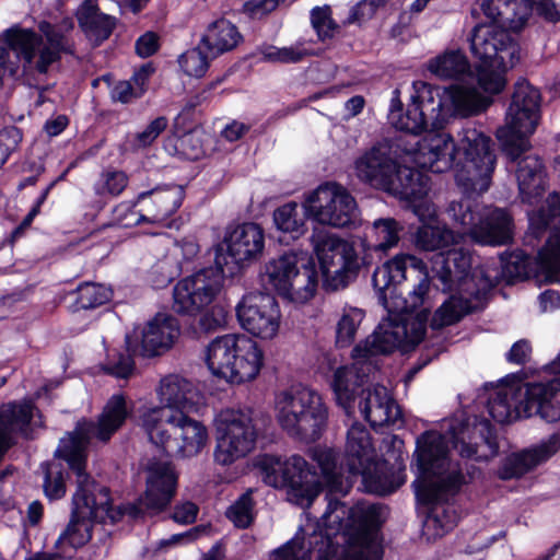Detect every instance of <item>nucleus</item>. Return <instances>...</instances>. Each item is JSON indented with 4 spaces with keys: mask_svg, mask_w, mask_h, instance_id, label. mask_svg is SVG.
<instances>
[{
    "mask_svg": "<svg viewBox=\"0 0 560 560\" xmlns=\"http://www.w3.org/2000/svg\"><path fill=\"white\" fill-rule=\"evenodd\" d=\"M308 455L320 472L298 454L284 459L262 454L257 457L255 466L267 486L285 489L296 504L308 506L326 491L328 504L325 515L334 513L342 504L331 495H346L358 477L362 478L366 492L378 495L395 492L406 481L402 462L397 459L392 464L385 458L378 459L371 434L363 425L353 424L348 430L341 471H338V453L335 450L317 445L308 451Z\"/></svg>",
    "mask_w": 560,
    "mask_h": 560,
    "instance_id": "f257e3e1",
    "label": "nucleus"
},
{
    "mask_svg": "<svg viewBox=\"0 0 560 560\" xmlns=\"http://www.w3.org/2000/svg\"><path fill=\"white\" fill-rule=\"evenodd\" d=\"M459 162L452 170L463 196L452 201L448 215L458 223L464 233L480 245L502 246L513 241L514 222L504 209H494L487 215L481 213L479 198L491 185L497 164L494 150L488 151L486 138L468 131L466 147L462 148Z\"/></svg>",
    "mask_w": 560,
    "mask_h": 560,
    "instance_id": "f03ea898",
    "label": "nucleus"
},
{
    "mask_svg": "<svg viewBox=\"0 0 560 560\" xmlns=\"http://www.w3.org/2000/svg\"><path fill=\"white\" fill-rule=\"evenodd\" d=\"M73 28V20L63 18L55 24L39 22L40 34L28 28L7 30L0 43V70H47L62 54H74Z\"/></svg>",
    "mask_w": 560,
    "mask_h": 560,
    "instance_id": "7ed1b4c3",
    "label": "nucleus"
},
{
    "mask_svg": "<svg viewBox=\"0 0 560 560\" xmlns=\"http://www.w3.org/2000/svg\"><path fill=\"white\" fill-rule=\"evenodd\" d=\"M416 479L412 481L418 504L431 508L447 503L468 483L459 463L453 465L442 435L425 431L413 454Z\"/></svg>",
    "mask_w": 560,
    "mask_h": 560,
    "instance_id": "20e7f679",
    "label": "nucleus"
},
{
    "mask_svg": "<svg viewBox=\"0 0 560 560\" xmlns=\"http://www.w3.org/2000/svg\"><path fill=\"white\" fill-rule=\"evenodd\" d=\"M415 94L411 95L413 102H418L422 112H425L431 119V129L422 140L417 144L416 153L423 167L432 173H444L455 167L459 162V153L463 147H466V137L468 131H475L488 141V151L492 148V140L489 136L476 128H464L458 143L454 142L450 133L444 132V126L447 122L448 110L445 108L444 96L440 86L418 81L413 82Z\"/></svg>",
    "mask_w": 560,
    "mask_h": 560,
    "instance_id": "39448f33",
    "label": "nucleus"
},
{
    "mask_svg": "<svg viewBox=\"0 0 560 560\" xmlns=\"http://www.w3.org/2000/svg\"><path fill=\"white\" fill-rule=\"evenodd\" d=\"M131 413L132 406H128L125 394L112 395L103 407L97 422L85 418L78 420L74 429L59 440L54 457L66 462L70 471H80L81 476L86 478L88 447L91 438L108 442Z\"/></svg>",
    "mask_w": 560,
    "mask_h": 560,
    "instance_id": "423d86ee",
    "label": "nucleus"
},
{
    "mask_svg": "<svg viewBox=\"0 0 560 560\" xmlns=\"http://www.w3.org/2000/svg\"><path fill=\"white\" fill-rule=\"evenodd\" d=\"M312 242L319 265L322 288L327 293L347 289L362 269L369 271L374 264L373 253L376 252L362 243V255L359 256L353 243L332 234H314Z\"/></svg>",
    "mask_w": 560,
    "mask_h": 560,
    "instance_id": "0eeeda50",
    "label": "nucleus"
},
{
    "mask_svg": "<svg viewBox=\"0 0 560 560\" xmlns=\"http://www.w3.org/2000/svg\"><path fill=\"white\" fill-rule=\"evenodd\" d=\"M277 420L291 439L317 442L328 424V407L323 396L306 386H291L277 397Z\"/></svg>",
    "mask_w": 560,
    "mask_h": 560,
    "instance_id": "6e6552de",
    "label": "nucleus"
},
{
    "mask_svg": "<svg viewBox=\"0 0 560 560\" xmlns=\"http://www.w3.org/2000/svg\"><path fill=\"white\" fill-rule=\"evenodd\" d=\"M541 94L526 79H520L513 89L505 114L506 124L498 128L495 137L502 153L516 160L529 151V137L536 131L541 118Z\"/></svg>",
    "mask_w": 560,
    "mask_h": 560,
    "instance_id": "1a4fd4ad",
    "label": "nucleus"
},
{
    "mask_svg": "<svg viewBox=\"0 0 560 560\" xmlns=\"http://www.w3.org/2000/svg\"><path fill=\"white\" fill-rule=\"evenodd\" d=\"M170 410H152L143 419L150 441L167 456L190 458L197 456L208 442L207 427L188 415Z\"/></svg>",
    "mask_w": 560,
    "mask_h": 560,
    "instance_id": "9d476101",
    "label": "nucleus"
},
{
    "mask_svg": "<svg viewBox=\"0 0 560 560\" xmlns=\"http://www.w3.org/2000/svg\"><path fill=\"white\" fill-rule=\"evenodd\" d=\"M205 361L214 376L238 385L257 377L264 365V351L245 335L228 334L208 345Z\"/></svg>",
    "mask_w": 560,
    "mask_h": 560,
    "instance_id": "9b49d317",
    "label": "nucleus"
},
{
    "mask_svg": "<svg viewBox=\"0 0 560 560\" xmlns=\"http://www.w3.org/2000/svg\"><path fill=\"white\" fill-rule=\"evenodd\" d=\"M265 276L278 295L299 303L313 299L322 280L317 258H300L293 252L271 258L265 265Z\"/></svg>",
    "mask_w": 560,
    "mask_h": 560,
    "instance_id": "f8f14e48",
    "label": "nucleus"
},
{
    "mask_svg": "<svg viewBox=\"0 0 560 560\" xmlns=\"http://www.w3.org/2000/svg\"><path fill=\"white\" fill-rule=\"evenodd\" d=\"M264 228L256 222H243L228 229L224 238L214 247V265L220 261L225 277H234L241 269L258 261L265 250Z\"/></svg>",
    "mask_w": 560,
    "mask_h": 560,
    "instance_id": "ddd939ff",
    "label": "nucleus"
},
{
    "mask_svg": "<svg viewBox=\"0 0 560 560\" xmlns=\"http://www.w3.org/2000/svg\"><path fill=\"white\" fill-rule=\"evenodd\" d=\"M217 446L214 459L231 465L246 456L256 444L257 429L252 409H226L217 419Z\"/></svg>",
    "mask_w": 560,
    "mask_h": 560,
    "instance_id": "4468645a",
    "label": "nucleus"
},
{
    "mask_svg": "<svg viewBox=\"0 0 560 560\" xmlns=\"http://www.w3.org/2000/svg\"><path fill=\"white\" fill-rule=\"evenodd\" d=\"M217 266L203 267L179 280L173 290V310L180 315L196 316L209 306L219 294L225 278L220 261Z\"/></svg>",
    "mask_w": 560,
    "mask_h": 560,
    "instance_id": "2eb2a0df",
    "label": "nucleus"
},
{
    "mask_svg": "<svg viewBox=\"0 0 560 560\" xmlns=\"http://www.w3.org/2000/svg\"><path fill=\"white\" fill-rule=\"evenodd\" d=\"M75 476L77 491L72 498V511L67 527L57 538L54 548L65 552V546L78 550L88 545L93 536V518H95L96 497L92 488L96 487L91 475L86 478L80 471H71Z\"/></svg>",
    "mask_w": 560,
    "mask_h": 560,
    "instance_id": "dca6fc26",
    "label": "nucleus"
},
{
    "mask_svg": "<svg viewBox=\"0 0 560 560\" xmlns=\"http://www.w3.org/2000/svg\"><path fill=\"white\" fill-rule=\"evenodd\" d=\"M381 504L357 503L348 511L343 526L347 544L364 551L370 559L382 560L381 529L384 524Z\"/></svg>",
    "mask_w": 560,
    "mask_h": 560,
    "instance_id": "f3484780",
    "label": "nucleus"
},
{
    "mask_svg": "<svg viewBox=\"0 0 560 560\" xmlns=\"http://www.w3.org/2000/svg\"><path fill=\"white\" fill-rule=\"evenodd\" d=\"M243 329L260 339L273 338L280 327L281 312L275 295L255 291L245 294L235 307Z\"/></svg>",
    "mask_w": 560,
    "mask_h": 560,
    "instance_id": "a211bd4d",
    "label": "nucleus"
},
{
    "mask_svg": "<svg viewBox=\"0 0 560 560\" xmlns=\"http://www.w3.org/2000/svg\"><path fill=\"white\" fill-rule=\"evenodd\" d=\"M314 207L315 223L332 228H350L358 217L357 201L342 186L322 185L308 194Z\"/></svg>",
    "mask_w": 560,
    "mask_h": 560,
    "instance_id": "6ab92c4d",
    "label": "nucleus"
},
{
    "mask_svg": "<svg viewBox=\"0 0 560 560\" xmlns=\"http://www.w3.org/2000/svg\"><path fill=\"white\" fill-rule=\"evenodd\" d=\"M178 336V320L172 315L156 314L148 322L141 337L126 335L125 343L140 357L153 358L171 349Z\"/></svg>",
    "mask_w": 560,
    "mask_h": 560,
    "instance_id": "aec40b11",
    "label": "nucleus"
},
{
    "mask_svg": "<svg viewBox=\"0 0 560 560\" xmlns=\"http://www.w3.org/2000/svg\"><path fill=\"white\" fill-rule=\"evenodd\" d=\"M144 505L149 511L162 512L176 494L178 475L171 462L152 460L145 468Z\"/></svg>",
    "mask_w": 560,
    "mask_h": 560,
    "instance_id": "412c9836",
    "label": "nucleus"
},
{
    "mask_svg": "<svg viewBox=\"0 0 560 560\" xmlns=\"http://www.w3.org/2000/svg\"><path fill=\"white\" fill-rule=\"evenodd\" d=\"M560 451V434L553 433L532 448H525L506 456L499 469L501 480L517 479L550 459Z\"/></svg>",
    "mask_w": 560,
    "mask_h": 560,
    "instance_id": "4be33fe9",
    "label": "nucleus"
},
{
    "mask_svg": "<svg viewBox=\"0 0 560 560\" xmlns=\"http://www.w3.org/2000/svg\"><path fill=\"white\" fill-rule=\"evenodd\" d=\"M433 279L443 292L464 291L471 277V256L463 250L440 252L432 258Z\"/></svg>",
    "mask_w": 560,
    "mask_h": 560,
    "instance_id": "5701e85b",
    "label": "nucleus"
},
{
    "mask_svg": "<svg viewBox=\"0 0 560 560\" xmlns=\"http://www.w3.org/2000/svg\"><path fill=\"white\" fill-rule=\"evenodd\" d=\"M523 411L525 417L539 416L549 423L560 421V377L546 383H526Z\"/></svg>",
    "mask_w": 560,
    "mask_h": 560,
    "instance_id": "b1692460",
    "label": "nucleus"
},
{
    "mask_svg": "<svg viewBox=\"0 0 560 560\" xmlns=\"http://www.w3.org/2000/svg\"><path fill=\"white\" fill-rule=\"evenodd\" d=\"M375 370H378L377 364L366 363L361 359L354 360L351 365L339 366L331 383L337 404L346 409L351 408L357 397L364 395V386Z\"/></svg>",
    "mask_w": 560,
    "mask_h": 560,
    "instance_id": "393cba45",
    "label": "nucleus"
},
{
    "mask_svg": "<svg viewBox=\"0 0 560 560\" xmlns=\"http://www.w3.org/2000/svg\"><path fill=\"white\" fill-rule=\"evenodd\" d=\"M186 197L185 187L178 184H163L138 194L141 210L150 218L151 224L163 223L182 207Z\"/></svg>",
    "mask_w": 560,
    "mask_h": 560,
    "instance_id": "a878e982",
    "label": "nucleus"
},
{
    "mask_svg": "<svg viewBox=\"0 0 560 560\" xmlns=\"http://www.w3.org/2000/svg\"><path fill=\"white\" fill-rule=\"evenodd\" d=\"M396 162L390 148L378 143L357 158L354 172L362 183L385 190L390 184L389 177L395 171Z\"/></svg>",
    "mask_w": 560,
    "mask_h": 560,
    "instance_id": "bb28decb",
    "label": "nucleus"
},
{
    "mask_svg": "<svg viewBox=\"0 0 560 560\" xmlns=\"http://www.w3.org/2000/svg\"><path fill=\"white\" fill-rule=\"evenodd\" d=\"M389 182L384 191L410 202L412 207L428 205L425 198L430 190L431 178L424 172L396 162Z\"/></svg>",
    "mask_w": 560,
    "mask_h": 560,
    "instance_id": "cd10ccee",
    "label": "nucleus"
},
{
    "mask_svg": "<svg viewBox=\"0 0 560 560\" xmlns=\"http://www.w3.org/2000/svg\"><path fill=\"white\" fill-rule=\"evenodd\" d=\"M35 404L32 400L10 401L0 407V462L14 445L12 432L23 438H31V422L34 417Z\"/></svg>",
    "mask_w": 560,
    "mask_h": 560,
    "instance_id": "c85d7f7f",
    "label": "nucleus"
},
{
    "mask_svg": "<svg viewBox=\"0 0 560 560\" xmlns=\"http://www.w3.org/2000/svg\"><path fill=\"white\" fill-rule=\"evenodd\" d=\"M314 207L308 202V195L302 203L295 201L285 202L273 210L272 222L279 241L289 243V240H299L307 232L306 222H315Z\"/></svg>",
    "mask_w": 560,
    "mask_h": 560,
    "instance_id": "c756f323",
    "label": "nucleus"
},
{
    "mask_svg": "<svg viewBox=\"0 0 560 560\" xmlns=\"http://www.w3.org/2000/svg\"><path fill=\"white\" fill-rule=\"evenodd\" d=\"M413 212L421 224L415 233V245L424 252H434L448 247L454 243V233L445 224H441L434 211L428 205H415Z\"/></svg>",
    "mask_w": 560,
    "mask_h": 560,
    "instance_id": "7c9ffc66",
    "label": "nucleus"
},
{
    "mask_svg": "<svg viewBox=\"0 0 560 560\" xmlns=\"http://www.w3.org/2000/svg\"><path fill=\"white\" fill-rule=\"evenodd\" d=\"M159 394L161 401L165 404L159 410H170L172 415L197 410L201 398L192 382L175 374L162 378Z\"/></svg>",
    "mask_w": 560,
    "mask_h": 560,
    "instance_id": "2f4dec72",
    "label": "nucleus"
},
{
    "mask_svg": "<svg viewBox=\"0 0 560 560\" xmlns=\"http://www.w3.org/2000/svg\"><path fill=\"white\" fill-rule=\"evenodd\" d=\"M526 152L524 151L520 158L514 160V162H517L515 175L522 200L533 203L534 200L544 195L548 186V179L542 160L536 154H525ZM508 159L513 162L510 158Z\"/></svg>",
    "mask_w": 560,
    "mask_h": 560,
    "instance_id": "473e14b6",
    "label": "nucleus"
},
{
    "mask_svg": "<svg viewBox=\"0 0 560 560\" xmlns=\"http://www.w3.org/2000/svg\"><path fill=\"white\" fill-rule=\"evenodd\" d=\"M481 9L499 28L520 31L532 14L529 0H482Z\"/></svg>",
    "mask_w": 560,
    "mask_h": 560,
    "instance_id": "72a5a7b5",
    "label": "nucleus"
},
{
    "mask_svg": "<svg viewBox=\"0 0 560 560\" xmlns=\"http://www.w3.org/2000/svg\"><path fill=\"white\" fill-rule=\"evenodd\" d=\"M395 96L392 97L388 118L395 129L410 133L421 135L422 132L429 133L431 129V119L425 112H422L419 103L411 100L407 107L404 108L402 102L399 98V91H394Z\"/></svg>",
    "mask_w": 560,
    "mask_h": 560,
    "instance_id": "f704fd0d",
    "label": "nucleus"
},
{
    "mask_svg": "<svg viewBox=\"0 0 560 560\" xmlns=\"http://www.w3.org/2000/svg\"><path fill=\"white\" fill-rule=\"evenodd\" d=\"M508 40V28L476 25L470 37V49L480 65L475 70H490L500 45Z\"/></svg>",
    "mask_w": 560,
    "mask_h": 560,
    "instance_id": "c9c22d12",
    "label": "nucleus"
},
{
    "mask_svg": "<svg viewBox=\"0 0 560 560\" xmlns=\"http://www.w3.org/2000/svg\"><path fill=\"white\" fill-rule=\"evenodd\" d=\"M450 101L448 116L467 118L486 112L492 104L490 96H483L477 89L451 85L443 89Z\"/></svg>",
    "mask_w": 560,
    "mask_h": 560,
    "instance_id": "e433bc0d",
    "label": "nucleus"
},
{
    "mask_svg": "<svg viewBox=\"0 0 560 560\" xmlns=\"http://www.w3.org/2000/svg\"><path fill=\"white\" fill-rule=\"evenodd\" d=\"M75 16L86 37L95 45L106 40L117 24L115 16L100 11L95 0H84L78 8Z\"/></svg>",
    "mask_w": 560,
    "mask_h": 560,
    "instance_id": "4c0bfd02",
    "label": "nucleus"
},
{
    "mask_svg": "<svg viewBox=\"0 0 560 560\" xmlns=\"http://www.w3.org/2000/svg\"><path fill=\"white\" fill-rule=\"evenodd\" d=\"M500 261L501 275L508 284H515L546 272L540 267L539 255L534 257L522 248L501 254Z\"/></svg>",
    "mask_w": 560,
    "mask_h": 560,
    "instance_id": "58836bf2",
    "label": "nucleus"
},
{
    "mask_svg": "<svg viewBox=\"0 0 560 560\" xmlns=\"http://www.w3.org/2000/svg\"><path fill=\"white\" fill-rule=\"evenodd\" d=\"M407 265L402 254L396 255L393 259L387 260L382 267H376L372 275V284L378 292V299L382 304L387 307V299L396 298L401 294L398 285L406 280Z\"/></svg>",
    "mask_w": 560,
    "mask_h": 560,
    "instance_id": "ea45409f",
    "label": "nucleus"
},
{
    "mask_svg": "<svg viewBox=\"0 0 560 560\" xmlns=\"http://www.w3.org/2000/svg\"><path fill=\"white\" fill-rule=\"evenodd\" d=\"M402 336L398 330H382L378 327L364 342L354 346L352 358L361 359L363 362L376 364L378 355L392 354L396 349L401 350Z\"/></svg>",
    "mask_w": 560,
    "mask_h": 560,
    "instance_id": "a19ab883",
    "label": "nucleus"
},
{
    "mask_svg": "<svg viewBox=\"0 0 560 560\" xmlns=\"http://www.w3.org/2000/svg\"><path fill=\"white\" fill-rule=\"evenodd\" d=\"M402 232V223L395 218H378L366 228L362 244L368 248H374L375 252L386 254L398 245Z\"/></svg>",
    "mask_w": 560,
    "mask_h": 560,
    "instance_id": "79ce46f5",
    "label": "nucleus"
},
{
    "mask_svg": "<svg viewBox=\"0 0 560 560\" xmlns=\"http://www.w3.org/2000/svg\"><path fill=\"white\" fill-rule=\"evenodd\" d=\"M396 401L388 394L383 385H376L372 389L365 388L364 395L360 396L359 408L365 421L371 425L389 421L392 419V408Z\"/></svg>",
    "mask_w": 560,
    "mask_h": 560,
    "instance_id": "37998d69",
    "label": "nucleus"
},
{
    "mask_svg": "<svg viewBox=\"0 0 560 560\" xmlns=\"http://www.w3.org/2000/svg\"><path fill=\"white\" fill-rule=\"evenodd\" d=\"M490 417L500 424H509L526 418L523 411V399L512 388H501L491 395L487 401Z\"/></svg>",
    "mask_w": 560,
    "mask_h": 560,
    "instance_id": "c03bdc74",
    "label": "nucleus"
},
{
    "mask_svg": "<svg viewBox=\"0 0 560 560\" xmlns=\"http://www.w3.org/2000/svg\"><path fill=\"white\" fill-rule=\"evenodd\" d=\"M241 40L242 35L237 27L224 18L212 22L202 37V43L212 58L232 50Z\"/></svg>",
    "mask_w": 560,
    "mask_h": 560,
    "instance_id": "a18cd8bd",
    "label": "nucleus"
},
{
    "mask_svg": "<svg viewBox=\"0 0 560 560\" xmlns=\"http://www.w3.org/2000/svg\"><path fill=\"white\" fill-rule=\"evenodd\" d=\"M529 229L534 236L546 232H560V192H551L545 203L529 215Z\"/></svg>",
    "mask_w": 560,
    "mask_h": 560,
    "instance_id": "49530a36",
    "label": "nucleus"
},
{
    "mask_svg": "<svg viewBox=\"0 0 560 560\" xmlns=\"http://www.w3.org/2000/svg\"><path fill=\"white\" fill-rule=\"evenodd\" d=\"M474 312L472 303L469 299L451 295L433 313L430 320V327L433 330H441L460 322L466 315Z\"/></svg>",
    "mask_w": 560,
    "mask_h": 560,
    "instance_id": "de8ad7c7",
    "label": "nucleus"
},
{
    "mask_svg": "<svg viewBox=\"0 0 560 560\" xmlns=\"http://www.w3.org/2000/svg\"><path fill=\"white\" fill-rule=\"evenodd\" d=\"M441 79L458 80L465 75L474 78L477 89L483 96H493L501 94L508 86V72H431Z\"/></svg>",
    "mask_w": 560,
    "mask_h": 560,
    "instance_id": "09e8293b",
    "label": "nucleus"
},
{
    "mask_svg": "<svg viewBox=\"0 0 560 560\" xmlns=\"http://www.w3.org/2000/svg\"><path fill=\"white\" fill-rule=\"evenodd\" d=\"M112 290L94 282H83L70 292L73 298L69 308L75 313L85 310L97 308L110 301Z\"/></svg>",
    "mask_w": 560,
    "mask_h": 560,
    "instance_id": "8fccbe9b",
    "label": "nucleus"
},
{
    "mask_svg": "<svg viewBox=\"0 0 560 560\" xmlns=\"http://www.w3.org/2000/svg\"><path fill=\"white\" fill-rule=\"evenodd\" d=\"M153 72H133L130 80H121L114 84L110 97L114 102L129 104L142 97L149 89L150 77Z\"/></svg>",
    "mask_w": 560,
    "mask_h": 560,
    "instance_id": "3c124183",
    "label": "nucleus"
},
{
    "mask_svg": "<svg viewBox=\"0 0 560 560\" xmlns=\"http://www.w3.org/2000/svg\"><path fill=\"white\" fill-rule=\"evenodd\" d=\"M44 472L43 490L50 501L60 500L67 492L69 472L63 465L56 462H45L40 465Z\"/></svg>",
    "mask_w": 560,
    "mask_h": 560,
    "instance_id": "603ef678",
    "label": "nucleus"
},
{
    "mask_svg": "<svg viewBox=\"0 0 560 560\" xmlns=\"http://www.w3.org/2000/svg\"><path fill=\"white\" fill-rule=\"evenodd\" d=\"M136 357H140L139 353L128 349V346L125 343V350H117L107 355L102 370L106 375L128 380L136 371Z\"/></svg>",
    "mask_w": 560,
    "mask_h": 560,
    "instance_id": "864d4df0",
    "label": "nucleus"
},
{
    "mask_svg": "<svg viewBox=\"0 0 560 560\" xmlns=\"http://www.w3.org/2000/svg\"><path fill=\"white\" fill-rule=\"evenodd\" d=\"M364 316L365 313L361 308H343V313L336 326V346L338 348H347L354 341L357 330Z\"/></svg>",
    "mask_w": 560,
    "mask_h": 560,
    "instance_id": "5fc2aeb1",
    "label": "nucleus"
},
{
    "mask_svg": "<svg viewBox=\"0 0 560 560\" xmlns=\"http://www.w3.org/2000/svg\"><path fill=\"white\" fill-rule=\"evenodd\" d=\"M173 154L180 160L198 161L206 154L201 137L195 130L175 133Z\"/></svg>",
    "mask_w": 560,
    "mask_h": 560,
    "instance_id": "6e6d98bb",
    "label": "nucleus"
},
{
    "mask_svg": "<svg viewBox=\"0 0 560 560\" xmlns=\"http://www.w3.org/2000/svg\"><path fill=\"white\" fill-rule=\"evenodd\" d=\"M128 175L120 170L107 168L102 171L93 185V190L101 198L117 197L128 186Z\"/></svg>",
    "mask_w": 560,
    "mask_h": 560,
    "instance_id": "4d7b16f0",
    "label": "nucleus"
},
{
    "mask_svg": "<svg viewBox=\"0 0 560 560\" xmlns=\"http://www.w3.org/2000/svg\"><path fill=\"white\" fill-rule=\"evenodd\" d=\"M114 221L122 228H133L142 223H151L150 218L141 210L138 197L133 201H122L113 209Z\"/></svg>",
    "mask_w": 560,
    "mask_h": 560,
    "instance_id": "13d9d810",
    "label": "nucleus"
},
{
    "mask_svg": "<svg viewBox=\"0 0 560 560\" xmlns=\"http://www.w3.org/2000/svg\"><path fill=\"white\" fill-rule=\"evenodd\" d=\"M254 500L249 492L243 493L226 511V517L241 529L248 528L254 522Z\"/></svg>",
    "mask_w": 560,
    "mask_h": 560,
    "instance_id": "bf43d9fd",
    "label": "nucleus"
},
{
    "mask_svg": "<svg viewBox=\"0 0 560 560\" xmlns=\"http://www.w3.org/2000/svg\"><path fill=\"white\" fill-rule=\"evenodd\" d=\"M425 70H471L469 61L460 49H446L431 58Z\"/></svg>",
    "mask_w": 560,
    "mask_h": 560,
    "instance_id": "052dcab7",
    "label": "nucleus"
},
{
    "mask_svg": "<svg viewBox=\"0 0 560 560\" xmlns=\"http://www.w3.org/2000/svg\"><path fill=\"white\" fill-rule=\"evenodd\" d=\"M523 58L520 45L508 33V40L500 45L498 55L490 70H512Z\"/></svg>",
    "mask_w": 560,
    "mask_h": 560,
    "instance_id": "680f3d73",
    "label": "nucleus"
},
{
    "mask_svg": "<svg viewBox=\"0 0 560 560\" xmlns=\"http://www.w3.org/2000/svg\"><path fill=\"white\" fill-rule=\"evenodd\" d=\"M168 120L164 116L153 119L144 130L137 132L129 141L132 151H139L150 147L158 137L167 128Z\"/></svg>",
    "mask_w": 560,
    "mask_h": 560,
    "instance_id": "e2e57ef3",
    "label": "nucleus"
},
{
    "mask_svg": "<svg viewBox=\"0 0 560 560\" xmlns=\"http://www.w3.org/2000/svg\"><path fill=\"white\" fill-rule=\"evenodd\" d=\"M198 315H200L198 319L200 330L211 332L228 324L229 311L224 305L212 302Z\"/></svg>",
    "mask_w": 560,
    "mask_h": 560,
    "instance_id": "0e129e2a",
    "label": "nucleus"
},
{
    "mask_svg": "<svg viewBox=\"0 0 560 560\" xmlns=\"http://www.w3.org/2000/svg\"><path fill=\"white\" fill-rule=\"evenodd\" d=\"M540 267L546 272L560 270V232H553L538 252Z\"/></svg>",
    "mask_w": 560,
    "mask_h": 560,
    "instance_id": "69168bd1",
    "label": "nucleus"
},
{
    "mask_svg": "<svg viewBox=\"0 0 560 560\" xmlns=\"http://www.w3.org/2000/svg\"><path fill=\"white\" fill-rule=\"evenodd\" d=\"M23 140V131L16 126H7L0 129V168L19 149Z\"/></svg>",
    "mask_w": 560,
    "mask_h": 560,
    "instance_id": "338daca9",
    "label": "nucleus"
},
{
    "mask_svg": "<svg viewBox=\"0 0 560 560\" xmlns=\"http://www.w3.org/2000/svg\"><path fill=\"white\" fill-rule=\"evenodd\" d=\"M210 51L201 44L179 56L178 62L183 70H207L210 67Z\"/></svg>",
    "mask_w": 560,
    "mask_h": 560,
    "instance_id": "774afa93",
    "label": "nucleus"
}]
</instances>
